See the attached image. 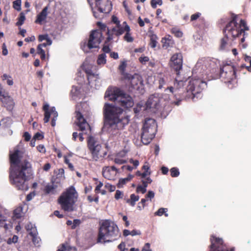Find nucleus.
<instances>
[{"mask_svg":"<svg viewBox=\"0 0 251 251\" xmlns=\"http://www.w3.org/2000/svg\"><path fill=\"white\" fill-rule=\"evenodd\" d=\"M51 112H52L51 111L45 112L44 121L45 123L49 122Z\"/></svg>","mask_w":251,"mask_h":251,"instance_id":"obj_46","label":"nucleus"},{"mask_svg":"<svg viewBox=\"0 0 251 251\" xmlns=\"http://www.w3.org/2000/svg\"><path fill=\"white\" fill-rule=\"evenodd\" d=\"M220 78L225 83H230L236 78L235 66L232 63H227L220 68Z\"/></svg>","mask_w":251,"mask_h":251,"instance_id":"obj_10","label":"nucleus"},{"mask_svg":"<svg viewBox=\"0 0 251 251\" xmlns=\"http://www.w3.org/2000/svg\"><path fill=\"white\" fill-rule=\"evenodd\" d=\"M0 100L7 109H11L13 108L14 102L11 96H8V97L6 98H0Z\"/></svg>","mask_w":251,"mask_h":251,"instance_id":"obj_20","label":"nucleus"},{"mask_svg":"<svg viewBox=\"0 0 251 251\" xmlns=\"http://www.w3.org/2000/svg\"><path fill=\"white\" fill-rule=\"evenodd\" d=\"M166 83V80L163 77L160 78L159 79V88L161 89L164 85Z\"/></svg>","mask_w":251,"mask_h":251,"instance_id":"obj_58","label":"nucleus"},{"mask_svg":"<svg viewBox=\"0 0 251 251\" xmlns=\"http://www.w3.org/2000/svg\"><path fill=\"white\" fill-rule=\"evenodd\" d=\"M139 60L141 64H145L149 61V58L148 56H141L139 57Z\"/></svg>","mask_w":251,"mask_h":251,"instance_id":"obj_50","label":"nucleus"},{"mask_svg":"<svg viewBox=\"0 0 251 251\" xmlns=\"http://www.w3.org/2000/svg\"><path fill=\"white\" fill-rule=\"evenodd\" d=\"M51 111L53 113L54 117L52 119L51 125L52 126H54L56 124V119L57 116V113L55 111L54 107H52L50 109Z\"/></svg>","mask_w":251,"mask_h":251,"instance_id":"obj_39","label":"nucleus"},{"mask_svg":"<svg viewBox=\"0 0 251 251\" xmlns=\"http://www.w3.org/2000/svg\"><path fill=\"white\" fill-rule=\"evenodd\" d=\"M206 86V83L200 78L192 79L186 88L187 96L193 100L198 98Z\"/></svg>","mask_w":251,"mask_h":251,"instance_id":"obj_7","label":"nucleus"},{"mask_svg":"<svg viewBox=\"0 0 251 251\" xmlns=\"http://www.w3.org/2000/svg\"><path fill=\"white\" fill-rule=\"evenodd\" d=\"M124 79L126 81L128 84L129 89L131 90H136L139 92L143 89L144 84L142 77L137 74H134L133 75L128 73L123 74Z\"/></svg>","mask_w":251,"mask_h":251,"instance_id":"obj_9","label":"nucleus"},{"mask_svg":"<svg viewBox=\"0 0 251 251\" xmlns=\"http://www.w3.org/2000/svg\"><path fill=\"white\" fill-rule=\"evenodd\" d=\"M171 176L173 177H177L179 175V171L177 168L173 167L170 170Z\"/></svg>","mask_w":251,"mask_h":251,"instance_id":"obj_35","label":"nucleus"},{"mask_svg":"<svg viewBox=\"0 0 251 251\" xmlns=\"http://www.w3.org/2000/svg\"><path fill=\"white\" fill-rule=\"evenodd\" d=\"M154 197V193L152 191H149L147 194L146 195L145 198L147 200L150 199L151 200Z\"/></svg>","mask_w":251,"mask_h":251,"instance_id":"obj_55","label":"nucleus"},{"mask_svg":"<svg viewBox=\"0 0 251 251\" xmlns=\"http://www.w3.org/2000/svg\"><path fill=\"white\" fill-rule=\"evenodd\" d=\"M118 30L117 25L116 27H113L111 29H107V37L105 40V43H109L111 40L113 39V35L117 36V31Z\"/></svg>","mask_w":251,"mask_h":251,"instance_id":"obj_23","label":"nucleus"},{"mask_svg":"<svg viewBox=\"0 0 251 251\" xmlns=\"http://www.w3.org/2000/svg\"><path fill=\"white\" fill-rule=\"evenodd\" d=\"M112 21L113 23L115 24L116 25H119L120 24V22L118 20V18L114 15L112 16Z\"/></svg>","mask_w":251,"mask_h":251,"instance_id":"obj_63","label":"nucleus"},{"mask_svg":"<svg viewBox=\"0 0 251 251\" xmlns=\"http://www.w3.org/2000/svg\"><path fill=\"white\" fill-rule=\"evenodd\" d=\"M211 243L209 251H234L233 248L228 247L222 238L211 235L210 238Z\"/></svg>","mask_w":251,"mask_h":251,"instance_id":"obj_11","label":"nucleus"},{"mask_svg":"<svg viewBox=\"0 0 251 251\" xmlns=\"http://www.w3.org/2000/svg\"><path fill=\"white\" fill-rule=\"evenodd\" d=\"M163 3L162 0H151V7L155 9L156 8L157 4L159 5H161Z\"/></svg>","mask_w":251,"mask_h":251,"instance_id":"obj_41","label":"nucleus"},{"mask_svg":"<svg viewBox=\"0 0 251 251\" xmlns=\"http://www.w3.org/2000/svg\"><path fill=\"white\" fill-rule=\"evenodd\" d=\"M104 98L112 101H117L120 106L116 104L105 102L102 108L103 128L113 135L119 133L129 121V116L124 112L134 105L132 98L123 90L115 86H109L106 90Z\"/></svg>","mask_w":251,"mask_h":251,"instance_id":"obj_1","label":"nucleus"},{"mask_svg":"<svg viewBox=\"0 0 251 251\" xmlns=\"http://www.w3.org/2000/svg\"><path fill=\"white\" fill-rule=\"evenodd\" d=\"M37 150L42 153L46 152V149L43 145H39L37 147Z\"/></svg>","mask_w":251,"mask_h":251,"instance_id":"obj_59","label":"nucleus"},{"mask_svg":"<svg viewBox=\"0 0 251 251\" xmlns=\"http://www.w3.org/2000/svg\"><path fill=\"white\" fill-rule=\"evenodd\" d=\"M1 78L2 80H7V84L8 85L11 86L13 84V81L11 76L4 74L2 75Z\"/></svg>","mask_w":251,"mask_h":251,"instance_id":"obj_33","label":"nucleus"},{"mask_svg":"<svg viewBox=\"0 0 251 251\" xmlns=\"http://www.w3.org/2000/svg\"><path fill=\"white\" fill-rule=\"evenodd\" d=\"M108 44V43L106 44L105 42H104V44L102 49V50L104 52L103 53H109L110 52L111 49H110Z\"/></svg>","mask_w":251,"mask_h":251,"instance_id":"obj_48","label":"nucleus"},{"mask_svg":"<svg viewBox=\"0 0 251 251\" xmlns=\"http://www.w3.org/2000/svg\"><path fill=\"white\" fill-rule=\"evenodd\" d=\"M126 67V64L125 62H122L119 66V69L121 72H124Z\"/></svg>","mask_w":251,"mask_h":251,"instance_id":"obj_57","label":"nucleus"},{"mask_svg":"<svg viewBox=\"0 0 251 251\" xmlns=\"http://www.w3.org/2000/svg\"><path fill=\"white\" fill-rule=\"evenodd\" d=\"M150 43L149 45L151 48H155L157 44V40L158 39V37L156 35L154 34H152L150 36Z\"/></svg>","mask_w":251,"mask_h":251,"instance_id":"obj_26","label":"nucleus"},{"mask_svg":"<svg viewBox=\"0 0 251 251\" xmlns=\"http://www.w3.org/2000/svg\"><path fill=\"white\" fill-rule=\"evenodd\" d=\"M136 191L138 193H141L142 194H144L146 192L147 189L142 185H139L136 188Z\"/></svg>","mask_w":251,"mask_h":251,"instance_id":"obj_44","label":"nucleus"},{"mask_svg":"<svg viewBox=\"0 0 251 251\" xmlns=\"http://www.w3.org/2000/svg\"><path fill=\"white\" fill-rule=\"evenodd\" d=\"M23 154V151L17 148L10 152L9 177L11 183L17 189L26 191L28 188L26 182L31 177L32 170L31 164L27 160L21 161Z\"/></svg>","mask_w":251,"mask_h":251,"instance_id":"obj_2","label":"nucleus"},{"mask_svg":"<svg viewBox=\"0 0 251 251\" xmlns=\"http://www.w3.org/2000/svg\"><path fill=\"white\" fill-rule=\"evenodd\" d=\"M142 251H151V250L150 249V243H146L144 247L142 248Z\"/></svg>","mask_w":251,"mask_h":251,"instance_id":"obj_62","label":"nucleus"},{"mask_svg":"<svg viewBox=\"0 0 251 251\" xmlns=\"http://www.w3.org/2000/svg\"><path fill=\"white\" fill-rule=\"evenodd\" d=\"M51 168V165L49 163H46L43 167L44 171L48 172L50 170Z\"/></svg>","mask_w":251,"mask_h":251,"instance_id":"obj_64","label":"nucleus"},{"mask_svg":"<svg viewBox=\"0 0 251 251\" xmlns=\"http://www.w3.org/2000/svg\"><path fill=\"white\" fill-rule=\"evenodd\" d=\"M160 98L158 96L151 95L146 103V109L150 110L152 113H155L160 108Z\"/></svg>","mask_w":251,"mask_h":251,"instance_id":"obj_16","label":"nucleus"},{"mask_svg":"<svg viewBox=\"0 0 251 251\" xmlns=\"http://www.w3.org/2000/svg\"><path fill=\"white\" fill-rule=\"evenodd\" d=\"M167 211V209L164 208H159L156 212L155 213V215L161 216L163 214H165Z\"/></svg>","mask_w":251,"mask_h":251,"instance_id":"obj_45","label":"nucleus"},{"mask_svg":"<svg viewBox=\"0 0 251 251\" xmlns=\"http://www.w3.org/2000/svg\"><path fill=\"white\" fill-rule=\"evenodd\" d=\"M18 237L17 235H14L12 238H9L7 240V244H11V243H16L18 242Z\"/></svg>","mask_w":251,"mask_h":251,"instance_id":"obj_47","label":"nucleus"},{"mask_svg":"<svg viewBox=\"0 0 251 251\" xmlns=\"http://www.w3.org/2000/svg\"><path fill=\"white\" fill-rule=\"evenodd\" d=\"M23 137L26 142L29 141L31 139V135L28 132H25L24 133Z\"/></svg>","mask_w":251,"mask_h":251,"instance_id":"obj_60","label":"nucleus"},{"mask_svg":"<svg viewBox=\"0 0 251 251\" xmlns=\"http://www.w3.org/2000/svg\"><path fill=\"white\" fill-rule=\"evenodd\" d=\"M9 96V93L2 88V85L0 84V98H6Z\"/></svg>","mask_w":251,"mask_h":251,"instance_id":"obj_38","label":"nucleus"},{"mask_svg":"<svg viewBox=\"0 0 251 251\" xmlns=\"http://www.w3.org/2000/svg\"><path fill=\"white\" fill-rule=\"evenodd\" d=\"M92 0H87L90 5L93 4ZM98 10L102 13H108L112 8L111 2L110 0H94Z\"/></svg>","mask_w":251,"mask_h":251,"instance_id":"obj_14","label":"nucleus"},{"mask_svg":"<svg viewBox=\"0 0 251 251\" xmlns=\"http://www.w3.org/2000/svg\"><path fill=\"white\" fill-rule=\"evenodd\" d=\"M228 35H226L225 34L224 37H223L221 40L220 42V49L222 50H223L226 47V45H227L228 39L230 38Z\"/></svg>","mask_w":251,"mask_h":251,"instance_id":"obj_30","label":"nucleus"},{"mask_svg":"<svg viewBox=\"0 0 251 251\" xmlns=\"http://www.w3.org/2000/svg\"><path fill=\"white\" fill-rule=\"evenodd\" d=\"M125 25L126 34L124 36V40L127 42L131 43L134 41V38L131 35V29L130 26L127 25L126 22H124Z\"/></svg>","mask_w":251,"mask_h":251,"instance_id":"obj_21","label":"nucleus"},{"mask_svg":"<svg viewBox=\"0 0 251 251\" xmlns=\"http://www.w3.org/2000/svg\"><path fill=\"white\" fill-rule=\"evenodd\" d=\"M76 118L77 122H76L75 123L78 127V130L82 131L81 133H79L78 136L79 141L82 142L84 140L83 137V134H86L87 133L88 131H90L91 127L80 112H76Z\"/></svg>","mask_w":251,"mask_h":251,"instance_id":"obj_12","label":"nucleus"},{"mask_svg":"<svg viewBox=\"0 0 251 251\" xmlns=\"http://www.w3.org/2000/svg\"><path fill=\"white\" fill-rule=\"evenodd\" d=\"M118 172V169L115 166H105L102 168L103 176L108 180H114Z\"/></svg>","mask_w":251,"mask_h":251,"instance_id":"obj_17","label":"nucleus"},{"mask_svg":"<svg viewBox=\"0 0 251 251\" xmlns=\"http://www.w3.org/2000/svg\"><path fill=\"white\" fill-rule=\"evenodd\" d=\"M105 188L109 190V192H113L116 189V187L109 183H107L105 185Z\"/></svg>","mask_w":251,"mask_h":251,"instance_id":"obj_49","label":"nucleus"},{"mask_svg":"<svg viewBox=\"0 0 251 251\" xmlns=\"http://www.w3.org/2000/svg\"><path fill=\"white\" fill-rule=\"evenodd\" d=\"M99 74L94 73L92 75L87 76V80L88 81L89 84H91L93 83V81H96L97 79H99Z\"/></svg>","mask_w":251,"mask_h":251,"instance_id":"obj_28","label":"nucleus"},{"mask_svg":"<svg viewBox=\"0 0 251 251\" xmlns=\"http://www.w3.org/2000/svg\"><path fill=\"white\" fill-rule=\"evenodd\" d=\"M114 162L117 164H123L126 162V161L121 158H116L114 159Z\"/></svg>","mask_w":251,"mask_h":251,"instance_id":"obj_56","label":"nucleus"},{"mask_svg":"<svg viewBox=\"0 0 251 251\" xmlns=\"http://www.w3.org/2000/svg\"><path fill=\"white\" fill-rule=\"evenodd\" d=\"M8 229V225L5 223V220L0 219V231L5 232Z\"/></svg>","mask_w":251,"mask_h":251,"instance_id":"obj_31","label":"nucleus"},{"mask_svg":"<svg viewBox=\"0 0 251 251\" xmlns=\"http://www.w3.org/2000/svg\"><path fill=\"white\" fill-rule=\"evenodd\" d=\"M170 68L174 71L177 75L182 69L183 56L181 53H176L171 57L169 63Z\"/></svg>","mask_w":251,"mask_h":251,"instance_id":"obj_13","label":"nucleus"},{"mask_svg":"<svg viewBox=\"0 0 251 251\" xmlns=\"http://www.w3.org/2000/svg\"><path fill=\"white\" fill-rule=\"evenodd\" d=\"M48 10V7H45L42 11L37 16V18L35 21V23L42 25L43 22L44 21L47 17Z\"/></svg>","mask_w":251,"mask_h":251,"instance_id":"obj_19","label":"nucleus"},{"mask_svg":"<svg viewBox=\"0 0 251 251\" xmlns=\"http://www.w3.org/2000/svg\"><path fill=\"white\" fill-rule=\"evenodd\" d=\"M87 200L90 202L95 201L96 203H98L99 197L98 195H95L94 198H93L91 196L89 195L87 197Z\"/></svg>","mask_w":251,"mask_h":251,"instance_id":"obj_43","label":"nucleus"},{"mask_svg":"<svg viewBox=\"0 0 251 251\" xmlns=\"http://www.w3.org/2000/svg\"><path fill=\"white\" fill-rule=\"evenodd\" d=\"M154 138L142 131L141 141L144 145H148Z\"/></svg>","mask_w":251,"mask_h":251,"instance_id":"obj_24","label":"nucleus"},{"mask_svg":"<svg viewBox=\"0 0 251 251\" xmlns=\"http://www.w3.org/2000/svg\"><path fill=\"white\" fill-rule=\"evenodd\" d=\"M106 55L105 53H101L98 56L97 62L98 65H104L106 62Z\"/></svg>","mask_w":251,"mask_h":251,"instance_id":"obj_29","label":"nucleus"},{"mask_svg":"<svg viewBox=\"0 0 251 251\" xmlns=\"http://www.w3.org/2000/svg\"><path fill=\"white\" fill-rule=\"evenodd\" d=\"M163 48L167 49L168 47H172L174 44V41L169 38H163L161 41Z\"/></svg>","mask_w":251,"mask_h":251,"instance_id":"obj_27","label":"nucleus"},{"mask_svg":"<svg viewBox=\"0 0 251 251\" xmlns=\"http://www.w3.org/2000/svg\"><path fill=\"white\" fill-rule=\"evenodd\" d=\"M13 8L17 11L21 10V0H16L13 2Z\"/></svg>","mask_w":251,"mask_h":251,"instance_id":"obj_36","label":"nucleus"},{"mask_svg":"<svg viewBox=\"0 0 251 251\" xmlns=\"http://www.w3.org/2000/svg\"><path fill=\"white\" fill-rule=\"evenodd\" d=\"M126 25L124 22L123 26H122L120 24L117 25L118 30L117 31V36H119L122 35L125 32H126V30H125Z\"/></svg>","mask_w":251,"mask_h":251,"instance_id":"obj_32","label":"nucleus"},{"mask_svg":"<svg viewBox=\"0 0 251 251\" xmlns=\"http://www.w3.org/2000/svg\"><path fill=\"white\" fill-rule=\"evenodd\" d=\"M67 250L70 251L71 248L68 246L67 243H63L58 246L57 251H66Z\"/></svg>","mask_w":251,"mask_h":251,"instance_id":"obj_34","label":"nucleus"},{"mask_svg":"<svg viewBox=\"0 0 251 251\" xmlns=\"http://www.w3.org/2000/svg\"><path fill=\"white\" fill-rule=\"evenodd\" d=\"M87 147L92 154V158L95 161L102 160L107 154V150L102 147L101 145L92 136L88 138Z\"/></svg>","mask_w":251,"mask_h":251,"instance_id":"obj_6","label":"nucleus"},{"mask_svg":"<svg viewBox=\"0 0 251 251\" xmlns=\"http://www.w3.org/2000/svg\"><path fill=\"white\" fill-rule=\"evenodd\" d=\"M43 137H43V135H42L39 132H37L34 135L33 139H34V140H36V139H37V140H41V139H43Z\"/></svg>","mask_w":251,"mask_h":251,"instance_id":"obj_61","label":"nucleus"},{"mask_svg":"<svg viewBox=\"0 0 251 251\" xmlns=\"http://www.w3.org/2000/svg\"><path fill=\"white\" fill-rule=\"evenodd\" d=\"M103 39L102 33L100 30H92L89 35V38L88 42L84 43L83 45H81V49L84 51L88 52L86 47L90 50L93 48H97L99 47V45Z\"/></svg>","mask_w":251,"mask_h":251,"instance_id":"obj_8","label":"nucleus"},{"mask_svg":"<svg viewBox=\"0 0 251 251\" xmlns=\"http://www.w3.org/2000/svg\"><path fill=\"white\" fill-rule=\"evenodd\" d=\"M121 236L117 225L113 222L106 220L100 225L97 242H111L118 239Z\"/></svg>","mask_w":251,"mask_h":251,"instance_id":"obj_3","label":"nucleus"},{"mask_svg":"<svg viewBox=\"0 0 251 251\" xmlns=\"http://www.w3.org/2000/svg\"><path fill=\"white\" fill-rule=\"evenodd\" d=\"M25 19V16L22 13L20 14L19 17L18 18V21L16 23V25L20 26L22 25Z\"/></svg>","mask_w":251,"mask_h":251,"instance_id":"obj_37","label":"nucleus"},{"mask_svg":"<svg viewBox=\"0 0 251 251\" xmlns=\"http://www.w3.org/2000/svg\"><path fill=\"white\" fill-rule=\"evenodd\" d=\"M129 180L128 178H121L119 180V182L117 184V187L118 188H121L125 185L127 181Z\"/></svg>","mask_w":251,"mask_h":251,"instance_id":"obj_42","label":"nucleus"},{"mask_svg":"<svg viewBox=\"0 0 251 251\" xmlns=\"http://www.w3.org/2000/svg\"><path fill=\"white\" fill-rule=\"evenodd\" d=\"M172 33L177 37H181L183 35V33L176 28H173Z\"/></svg>","mask_w":251,"mask_h":251,"instance_id":"obj_40","label":"nucleus"},{"mask_svg":"<svg viewBox=\"0 0 251 251\" xmlns=\"http://www.w3.org/2000/svg\"><path fill=\"white\" fill-rule=\"evenodd\" d=\"M26 230L27 231L30 230V231L29 232V234L32 237V240L33 244L36 246H39V243L40 240L39 238L37 237V232L36 229H28L27 228Z\"/></svg>","mask_w":251,"mask_h":251,"instance_id":"obj_22","label":"nucleus"},{"mask_svg":"<svg viewBox=\"0 0 251 251\" xmlns=\"http://www.w3.org/2000/svg\"><path fill=\"white\" fill-rule=\"evenodd\" d=\"M78 194L73 186H71L63 192L58 199V202L62 210L72 212L74 210V205L76 202Z\"/></svg>","mask_w":251,"mask_h":251,"instance_id":"obj_5","label":"nucleus"},{"mask_svg":"<svg viewBox=\"0 0 251 251\" xmlns=\"http://www.w3.org/2000/svg\"><path fill=\"white\" fill-rule=\"evenodd\" d=\"M236 19V15L233 16L231 21L227 24L223 31L225 34L228 35L233 39L239 37L242 35L243 37L240 40L241 43H243L245 38L248 36L245 31L249 30V28L244 20L241 19L240 21V24H238Z\"/></svg>","mask_w":251,"mask_h":251,"instance_id":"obj_4","label":"nucleus"},{"mask_svg":"<svg viewBox=\"0 0 251 251\" xmlns=\"http://www.w3.org/2000/svg\"><path fill=\"white\" fill-rule=\"evenodd\" d=\"M81 223L80 220L79 219H75L73 222V225L72 226V229H75L77 226H78Z\"/></svg>","mask_w":251,"mask_h":251,"instance_id":"obj_51","label":"nucleus"},{"mask_svg":"<svg viewBox=\"0 0 251 251\" xmlns=\"http://www.w3.org/2000/svg\"><path fill=\"white\" fill-rule=\"evenodd\" d=\"M155 120L152 118H146L142 128V131L154 137L157 131Z\"/></svg>","mask_w":251,"mask_h":251,"instance_id":"obj_15","label":"nucleus"},{"mask_svg":"<svg viewBox=\"0 0 251 251\" xmlns=\"http://www.w3.org/2000/svg\"><path fill=\"white\" fill-rule=\"evenodd\" d=\"M51 184H48L45 187L44 192L46 194H49L50 193L53 194L55 190L58 187L56 184L59 182L56 181V178H52L51 180Z\"/></svg>","mask_w":251,"mask_h":251,"instance_id":"obj_18","label":"nucleus"},{"mask_svg":"<svg viewBox=\"0 0 251 251\" xmlns=\"http://www.w3.org/2000/svg\"><path fill=\"white\" fill-rule=\"evenodd\" d=\"M201 15V13L199 12H197L191 16V21H194L196 20H197L198 18H200V16Z\"/></svg>","mask_w":251,"mask_h":251,"instance_id":"obj_53","label":"nucleus"},{"mask_svg":"<svg viewBox=\"0 0 251 251\" xmlns=\"http://www.w3.org/2000/svg\"><path fill=\"white\" fill-rule=\"evenodd\" d=\"M150 166L148 162H145L144 165L142 167V170L144 171V172L146 173H151L150 170Z\"/></svg>","mask_w":251,"mask_h":251,"instance_id":"obj_54","label":"nucleus"},{"mask_svg":"<svg viewBox=\"0 0 251 251\" xmlns=\"http://www.w3.org/2000/svg\"><path fill=\"white\" fill-rule=\"evenodd\" d=\"M139 200V196L132 194L130 196V199H127L126 200V202L128 203L130 206H134L135 205L136 201Z\"/></svg>","mask_w":251,"mask_h":251,"instance_id":"obj_25","label":"nucleus"},{"mask_svg":"<svg viewBox=\"0 0 251 251\" xmlns=\"http://www.w3.org/2000/svg\"><path fill=\"white\" fill-rule=\"evenodd\" d=\"M123 196V193L120 191V190H117L116 191L115 194V198L116 200H119L120 199L122 198Z\"/></svg>","mask_w":251,"mask_h":251,"instance_id":"obj_52","label":"nucleus"}]
</instances>
